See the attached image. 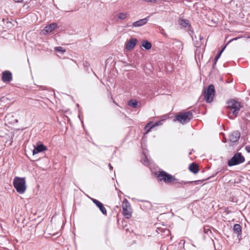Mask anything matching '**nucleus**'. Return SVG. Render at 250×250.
<instances>
[{
	"instance_id": "nucleus-1",
	"label": "nucleus",
	"mask_w": 250,
	"mask_h": 250,
	"mask_svg": "<svg viewBox=\"0 0 250 250\" xmlns=\"http://www.w3.org/2000/svg\"><path fill=\"white\" fill-rule=\"evenodd\" d=\"M13 184L18 193L23 194L25 192L26 189L25 178L16 177L14 179Z\"/></svg>"
},
{
	"instance_id": "nucleus-2",
	"label": "nucleus",
	"mask_w": 250,
	"mask_h": 250,
	"mask_svg": "<svg viewBox=\"0 0 250 250\" xmlns=\"http://www.w3.org/2000/svg\"><path fill=\"white\" fill-rule=\"evenodd\" d=\"M193 118L191 111L181 112L175 116L174 121H178L183 125L188 123Z\"/></svg>"
},
{
	"instance_id": "nucleus-3",
	"label": "nucleus",
	"mask_w": 250,
	"mask_h": 250,
	"mask_svg": "<svg viewBox=\"0 0 250 250\" xmlns=\"http://www.w3.org/2000/svg\"><path fill=\"white\" fill-rule=\"evenodd\" d=\"M227 104V107L232 111V114L234 115V117L229 116V118L230 119H234L237 116L238 112L241 107V104L240 103L235 100H231L228 101Z\"/></svg>"
},
{
	"instance_id": "nucleus-4",
	"label": "nucleus",
	"mask_w": 250,
	"mask_h": 250,
	"mask_svg": "<svg viewBox=\"0 0 250 250\" xmlns=\"http://www.w3.org/2000/svg\"><path fill=\"white\" fill-rule=\"evenodd\" d=\"M245 161V157L241 152L236 153L233 157L228 160V165L229 167L238 165L244 163Z\"/></svg>"
},
{
	"instance_id": "nucleus-5",
	"label": "nucleus",
	"mask_w": 250,
	"mask_h": 250,
	"mask_svg": "<svg viewBox=\"0 0 250 250\" xmlns=\"http://www.w3.org/2000/svg\"><path fill=\"white\" fill-rule=\"evenodd\" d=\"M215 91L212 84H209L207 89L204 91V99L208 103H210L213 99Z\"/></svg>"
},
{
	"instance_id": "nucleus-6",
	"label": "nucleus",
	"mask_w": 250,
	"mask_h": 250,
	"mask_svg": "<svg viewBox=\"0 0 250 250\" xmlns=\"http://www.w3.org/2000/svg\"><path fill=\"white\" fill-rule=\"evenodd\" d=\"M160 181H164L166 183H169L176 180L175 177L164 170L160 171L158 174Z\"/></svg>"
},
{
	"instance_id": "nucleus-7",
	"label": "nucleus",
	"mask_w": 250,
	"mask_h": 250,
	"mask_svg": "<svg viewBox=\"0 0 250 250\" xmlns=\"http://www.w3.org/2000/svg\"><path fill=\"white\" fill-rule=\"evenodd\" d=\"M219 172V171H217L214 174L212 175V176L209 177L208 178H207L206 179L203 180L202 181H201V180H197V181H194L186 182V181L182 180V181H179L177 179H176L175 181H172L173 182V186H174L176 188H181V187H182V186L183 185H186V184H187L188 183H195L198 184L199 182H204V181H205L211 178L214 177Z\"/></svg>"
},
{
	"instance_id": "nucleus-8",
	"label": "nucleus",
	"mask_w": 250,
	"mask_h": 250,
	"mask_svg": "<svg viewBox=\"0 0 250 250\" xmlns=\"http://www.w3.org/2000/svg\"><path fill=\"white\" fill-rule=\"evenodd\" d=\"M123 213L126 218L128 219L131 216L130 205L126 199H124L122 203Z\"/></svg>"
},
{
	"instance_id": "nucleus-9",
	"label": "nucleus",
	"mask_w": 250,
	"mask_h": 250,
	"mask_svg": "<svg viewBox=\"0 0 250 250\" xmlns=\"http://www.w3.org/2000/svg\"><path fill=\"white\" fill-rule=\"evenodd\" d=\"M241 134L238 130H235L232 132L229 136V141L232 143H235L238 141L240 137Z\"/></svg>"
},
{
	"instance_id": "nucleus-10",
	"label": "nucleus",
	"mask_w": 250,
	"mask_h": 250,
	"mask_svg": "<svg viewBox=\"0 0 250 250\" xmlns=\"http://www.w3.org/2000/svg\"><path fill=\"white\" fill-rule=\"evenodd\" d=\"M58 26V25L55 22H53L46 25L44 28L42 30L43 34L46 35L53 31Z\"/></svg>"
},
{
	"instance_id": "nucleus-11",
	"label": "nucleus",
	"mask_w": 250,
	"mask_h": 250,
	"mask_svg": "<svg viewBox=\"0 0 250 250\" xmlns=\"http://www.w3.org/2000/svg\"><path fill=\"white\" fill-rule=\"evenodd\" d=\"M2 80L4 83H9L12 80V73L8 71L5 70L2 72Z\"/></svg>"
},
{
	"instance_id": "nucleus-12",
	"label": "nucleus",
	"mask_w": 250,
	"mask_h": 250,
	"mask_svg": "<svg viewBox=\"0 0 250 250\" xmlns=\"http://www.w3.org/2000/svg\"><path fill=\"white\" fill-rule=\"evenodd\" d=\"M233 232L237 235L239 240L242 239V227L240 224H235L233 225Z\"/></svg>"
},
{
	"instance_id": "nucleus-13",
	"label": "nucleus",
	"mask_w": 250,
	"mask_h": 250,
	"mask_svg": "<svg viewBox=\"0 0 250 250\" xmlns=\"http://www.w3.org/2000/svg\"><path fill=\"white\" fill-rule=\"evenodd\" d=\"M91 200L93 201V202L96 205V206L99 208V209L102 212V213L104 215H107L106 209L104 208V205L101 202H100V201H99L98 200H97L95 199L92 198V199H91Z\"/></svg>"
},
{
	"instance_id": "nucleus-14",
	"label": "nucleus",
	"mask_w": 250,
	"mask_h": 250,
	"mask_svg": "<svg viewBox=\"0 0 250 250\" xmlns=\"http://www.w3.org/2000/svg\"><path fill=\"white\" fill-rule=\"evenodd\" d=\"M137 40L135 38H131L126 43L125 49L127 50L132 49L136 45Z\"/></svg>"
},
{
	"instance_id": "nucleus-15",
	"label": "nucleus",
	"mask_w": 250,
	"mask_h": 250,
	"mask_svg": "<svg viewBox=\"0 0 250 250\" xmlns=\"http://www.w3.org/2000/svg\"><path fill=\"white\" fill-rule=\"evenodd\" d=\"M148 18V17L136 21L132 23V25L134 27L142 26L145 25L147 22Z\"/></svg>"
},
{
	"instance_id": "nucleus-16",
	"label": "nucleus",
	"mask_w": 250,
	"mask_h": 250,
	"mask_svg": "<svg viewBox=\"0 0 250 250\" xmlns=\"http://www.w3.org/2000/svg\"><path fill=\"white\" fill-rule=\"evenodd\" d=\"M46 149V146L43 144H41L35 147L33 150V154L35 155L40 152H42Z\"/></svg>"
},
{
	"instance_id": "nucleus-17",
	"label": "nucleus",
	"mask_w": 250,
	"mask_h": 250,
	"mask_svg": "<svg viewBox=\"0 0 250 250\" xmlns=\"http://www.w3.org/2000/svg\"><path fill=\"white\" fill-rule=\"evenodd\" d=\"M188 168L189 170L194 174H196L199 171L198 166L194 163H192L190 164Z\"/></svg>"
},
{
	"instance_id": "nucleus-18",
	"label": "nucleus",
	"mask_w": 250,
	"mask_h": 250,
	"mask_svg": "<svg viewBox=\"0 0 250 250\" xmlns=\"http://www.w3.org/2000/svg\"><path fill=\"white\" fill-rule=\"evenodd\" d=\"M179 23L183 26L184 27H188L189 28H191V25L190 24L189 21L188 20L183 19H180L178 21Z\"/></svg>"
},
{
	"instance_id": "nucleus-19",
	"label": "nucleus",
	"mask_w": 250,
	"mask_h": 250,
	"mask_svg": "<svg viewBox=\"0 0 250 250\" xmlns=\"http://www.w3.org/2000/svg\"><path fill=\"white\" fill-rule=\"evenodd\" d=\"M128 104L130 106L136 108L140 107L141 104H139L138 101L135 99H131L128 102Z\"/></svg>"
},
{
	"instance_id": "nucleus-20",
	"label": "nucleus",
	"mask_w": 250,
	"mask_h": 250,
	"mask_svg": "<svg viewBox=\"0 0 250 250\" xmlns=\"http://www.w3.org/2000/svg\"><path fill=\"white\" fill-rule=\"evenodd\" d=\"M142 45L146 50H149L152 47L151 43L146 40L143 41Z\"/></svg>"
},
{
	"instance_id": "nucleus-21",
	"label": "nucleus",
	"mask_w": 250,
	"mask_h": 250,
	"mask_svg": "<svg viewBox=\"0 0 250 250\" xmlns=\"http://www.w3.org/2000/svg\"><path fill=\"white\" fill-rule=\"evenodd\" d=\"M164 120H162L157 122H156L153 125H152L146 131V133L149 132L153 128L155 127L156 126H158L162 125V122Z\"/></svg>"
},
{
	"instance_id": "nucleus-22",
	"label": "nucleus",
	"mask_w": 250,
	"mask_h": 250,
	"mask_svg": "<svg viewBox=\"0 0 250 250\" xmlns=\"http://www.w3.org/2000/svg\"><path fill=\"white\" fill-rule=\"evenodd\" d=\"M127 16L126 13L120 12L118 14V18L120 20H124L127 17Z\"/></svg>"
},
{
	"instance_id": "nucleus-23",
	"label": "nucleus",
	"mask_w": 250,
	"mask_h": 250,
	"mask_svg": "<svg viewBox=\"0 0 250 250\" xmlns=\"http://www.w3.org/2000/svg\"><path fill=\"white\" fill-rule=\"evenodd\" d=\"M221 55V54L219 52L218 53V54L215 56L214 59V63L212 64V68H214L215 65L216 63V62H217L218 60L220 58V56Z\"/></svg>"
},
{
	"instance_id": "nucleus-24",
	"label": "nucleus",
	"mask_w": 250,
	"mask_h": 250,
	"mask_svg": "<svg viewBox=\"0 0 250 250\" xmlns=\"http://www.w3.org/2000/svg\"><path fill=\"white\" fill-rule=\"evenodd\" d=\"M142 202H144L146 204V207L148 209H150L151 208V204L150 202L147 201H143L142 200Z\"/></svg>"
},
{
	"instance_id": "nucleus-25",
	"label": "nucleus",
	"mask_w": 250,
	"mask_h": 250,
	"mask_svg": "<svg viewBox=\"0 0 250 250\" xmlns=\"http://www.w3.org/2000/svg\"><path fill=\"white\" fill-rule=\"evenodd\" d=\"M55 50L58 52H61L62 53H63L65 51V50L63 49L62 47L61 46L56 47Z\"/></svg>"
},
{
	"instance_id": "nucleus-26",
	"label": "nucleus",
	"mask_w": 250,
	"mask_h": 250,
	"mask_svg": "<svg viewBox=\"0 0 250 250\" xmlns=\"http://www.w3.org/2000/svg\"><path fill=\"white\" fill-rule=\"evenodd\" d=\"M166 230H167L168 231V230H166L165 229H163V228H157V231L158 233L161 232H165Z\"/></svg>"
},
{
	"instance_id": "nucleus-27",
	"label": "nucleus",
	"mask_w": 250,
	"mask_h": 250,
	"mask_svg": "<svg viewBox=\"0 0 250 250\" xmlns=\"http://www.w3.org/2000/svg\"><path fill=\"white\" fill-rule=\"evenodd\" d=\"M83 65L85 68H86V70H88V69L90 66L89 63L87 62H83Z\"/></svg>"
},
{
	"instance_id": "nucleus-28",
	"label": "nucleus",
	"mask_w": 250,
	"mask_h": 250,
	"mask_svg": "<svg viewBox=\"0 0 250 250\" xmlns=\"http://www.w3.org/2000/svg\"><path fill=\"white\" fill-rule=\"evenodd\" d=\"M160 33L163 35L165 37H167V34L166 33L165 31H164V30L163 29H162L160 32Z\"/></svg>"
},
{
	"instance_id": "nucleus-29",
	"label": "nucleus",
	"mask_w": 250,
	"mask_h": 250,
	"mask_svg": "<svg viewBox=\"0 0 250 250\" xmlns=\"http://www.w3.org/2000/svg\"><path fill=\"white\" fill-rule=\"evenodd\" d=\"M245 150L248 153H250V146H247L245 147Z\"/></svg>"
},
{
	"instance_id": "nucleus-30",
	"label": "nucleus",
	"mask_w": 250,
	"mask_h": 250,
	"mask_svg": "<svg viewBox=\"0 0 250 250\" xmlns=\"http://www.w3.org/2000/svg\"><path fill=\"white\" fill-rule=\"evenodd\" d=\"M209 231L210 233H211V231L209 229H205V228L204 229L205 233H208Z\"/></svg>"
},
{
	"instance_id": "nucleus-31",
	"label": "nucleus",
	"mask_w": 250,
	"mask_h": 250,
	"mask_svg": "<svg viewBox=\"0 0 250 250\" xmlns=\"http://www.w3.org/2000/svg\"><path fill=\"white\" fill-rule=\"evenodd\" d=\"M226 47V45L224 46L223 47V48L221 50H220L219 51V52L222 54V52L224 51V50L225 49Z\"/></svg>"
},
{
	"instance_id": "nucleus-32",
	"label": "nucleus",
	"mask_w": 250,
	"mask_h": 250,
	"mask_svg": "<svg viewBox=\"0 0 250 250\" xmlns=\"http://www.w3.org/2000/svg\"><path fill=\"white\" fill-rule=\"evenodd\" d=\"M108 167L110 170H112L113 169V167L111 166V165L109 163L108 164Z\"/></svg>"
},
{
	"instance_id": "nucleus-33",
	"label": "nucleus",
	"mask_w": 250,
	"mask_h": 250,
	"mask_svg": "<svg viewBox=\"0 0 250 250\" xmlns=\"http://www.w3.org/2000/svg\"><path fill=\"white\" fill-rule=\"evenodd\" d=\"M203 39H204V37L200 35V36H199L200 40L201 41V40H203Z\"/></svg>"
},
{
	"instance_id": "nucleus-34",
	"label": "nucleus",
	"mask_w": 250,
	"mask_h": 250,
	"mask_svg": "<svg viewBox=\"0 0 250 250\" xmlns=\"http://www.w3.org/2000/svg\"><path fill=\"white\" fill-rule=\"evenodd\" d=\"M13 0L16 2H22V0Z\"/></svg>"
},
{
	"instance_id": "nucleus-35",
	"label": "nucleus",
	"mask_w": 250,
	"mask_h": 250,
	"mask_svg": "<svg viewBox=\"0 0 250 250\" xmlns=\"http://www.w3.org/2000/svg\"><path fill=\"white\" fill-rule=\"evenodd\" d=\"M2 99H4V97H2L1 99H0V105L1 104V103H2L3 102V100Z\"/></svg>"
},
{
	"instance_id": "nucleus-36",
	"label": "nucleus",
	"mask_w": 250,
	"mask_h": 250,
	"mask_svg": "<svg viewBox=\"0 0 250 250\" xmlns=\"http://www.w3.org/2000/svg\"><path fill=\"white\" fill-rule=\"evenodd\" d=\"M151 122L150 123H149L147 124V125L146 126V127H147V126H148L150 124Z\"/></svg>"
},
{
	"instance_id": "nucleus-37",
	"label": "nucleus",
	"mask_w": 250,
	"mask_h": 250,
	"mask_svg": "<svg viewBox=\"0 0 250 250\" xmlns=\"http://www.w3.org/2000/svg\"><path fill=\"white\" fill-rule=\"evenodd\" d=\"M200 45H199L198 46L196 45V47H200Z\"/></svg>"
}]
</instances>
